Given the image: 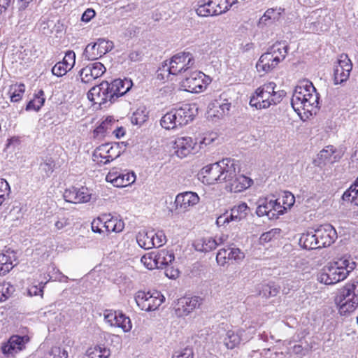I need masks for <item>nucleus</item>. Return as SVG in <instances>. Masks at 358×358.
I'll list each match as a JSON object with an SVG mask.
<instances>
[{"instance_id":"6","label":"nucleus","mask_w":358,"mask_h":358,"mask_svg":"<svg viewBox=\"0 0 358 358\" xmlns=\"http://www.w3.org/2000/svg\"><path fill=\"white\" fill-rule=\"evenodd\" d=\"M275 84L271 82L257 88L250 97V105L257 109H264L280 102L284 92L275 91Z\"/></svg>"},{"instance_id":"37","label":"nucleus","mask_w":358,"mask_h":358,"mask_svg":"<svg viewBox=\"0 0 358 358\" xmlns=\"http://www.w3.org/2000/svg\"><path fill=\"white\" fill-rule=\"evenodd\" d=\"M152 230H141L136 235V241L138 245L145 250L153 248Z\"/></svg>"},{"instance_id":"7","label":"nucleus","mask_w":358,"mask_h":358,"mask_svg":"<svg viewBox=\"0 0 358 358\" xmlns=\"http://www.w3.org/2000/svg\"><path fill=\"white\" fill-rule=\"evenodd\" d=\"M137 306L146 312L155 311L165 301V296L158 290H138L134 294Z\"/></svg>"},{"instance_id":"56","label":"nucleus","mask_w":358,"mask_h":358,"mask_svg":"<svg viewBox=\"0 0 358 358\" xmlns=\"http://www.w3.org/2000/svg\"><path fill=\"white\" fill-rule=\"evenodd\" d=\"M153 235V248L161 247L166 242V237L163 231H154L152 230Z\"/></svg>"},{"instance_id":"49","label":"nucleus","mask_w":358,"mask_h":358,"mask_svg":"<svg viewBox=\"0 0 358 358\" xmlns=\"http://www.w3.org/2000/svg\"><path fill=\"white\" fill-rule=\"evenodd\" d=\"M148 112L145 106H141L133 113L131 122L134 124L141 125L147 121Z\"/></svg>"},{"instance_id":"29","label":"nucleus","mask_w":358,"mask_h":358,"mask_svg":"<svg viewBox=\"0 0 358 358\" xmlns=\"http://www.w3.org/2000/svg\"><path fill=\"white\" fill-rule=\"evenodd\" d=\"M200 304L201 299L198 296L183 298L178 301L176 312L179 316H187L199 308Z\"/></svg>"},{"instance_id":"31","label":"nucleus","mask_w":358,"mask_h":358,"mask_svg":"<svg viewBox=\"0 0 358 358\" xmlns=\"http://www.w3.org/2000/svg\"><path fill=\"white\" fill-rule=\"evenodd\" d=\"M116 121L112 117H108L97 126L92 132V138L96 140H101L112 132Z\"/></svg>"},{"instance_id":"25","label":"nucleus","mask_w":358,"mask_h":358,"mask_svg":"<svg viewBox=\"0 0 358 358\" xmlns=\"http://www.w3.org/2000/svg\"><path fill=\"white\" fill-rule=\"evenodd\" d=\"M198 178L203 184L207 185L221 183L217 162L203 167L198 174Z\"/></svg>"},{"instance_id":"36","label":"nucleus","mask_w":358,"mask_h":358,"mask_svg":"<svg viewBox=\"0 0 358 358\" xmlns=\"http://www.w3.org/2000/svg\"><path fill=\"white\" fill-rule=\"evenodd\" d=\"M299 245L307 250L319 249L315 231L302 234L299 238Z\"/></svg>"},{"instance_id":"22","label":"nucleus","mask_w":358,"mask_h":358,"mask_svg":"<svg viewBox=\"0 0 358 358\" xmlns=\"http://www.w3.org/2000/svg\"><path fill=\"white\" fill-rule=\"evenodd\" d=\"M335 303L338 313L342 316L350 315L358 308V301L342 290L335 298Z\"/></svg>"},{"instance_id":"26","label":"nucleus","mask_w":358,"mask_h":358,"mask_svg":"<svg viewBox=\"0 0 358 358\" xmlns=\"http://www.w3.org/2000/svg\"><path fill=\"white\" fill-rule=\"evenodd\" d=\"M76 64V54L69 50L66 52L62 61L57 62L52 68V73L57 77H62L71 71Z\"/></svg>"},{"instance_id":"27","label":"nucleus","mask_w":358,"mask_h":358,"mask_svg":"<svg viewBox=\"0 0 358 358\" xmlns=\"http://www.w3.org/2000/svg\"><path fill=\"white\" fill-rule=\"evenodd\" d=\"M253 183L252 180L243 174H236L234 178H232L227 185L226 189L231 192L239 193L248 189Z\"/></svg>"},{"instance_id":"17","label":"nucleus","mask_w":358,"mask_h":358,"mask_svg":"<svg viewBox=\"0 0 358 358\" xmlns=\"http://www.w3.org/2000/svg\"><path fill=\"white\" fill-rule=\"evenodd\" d=\"M217 164L221 183L227 185L240 171L238 163L234 159H223L217 162Z\"/></svg>"},{"instance_id":"41","label":"nucleus","mask_w":358,"mask_h":358,"mask_svg":"<svg viewBox=\"0 0 358 358\" xmlns=\"http://www.w3.org/2000/svg\"><path fill=\"white\" fill-rule=\"evenodd\" d=\"M277 200L280 207L282 210H280V215H282L294 204L295 197L291 192H285Z\"/></svg>"},{"instance_id":"46","label":"nucleus","mask_w":358,"mask_h":358,"mask_svg":"<svg viewBox=\"0 0 358 358\" xmlns=\"http://www.w3.org/2000/svg\"><path fill=\"white\" fill-rule=\"evenodd\" d=\"M141 262L148 270L159 269L155 251L143 255L141 258Z\"/></svg>"},{"instance_id":"4","label":"nucleus","mask_w":358,"mask_h":358,"mask_svg":"<svg viewBox=\"0 0 358 358\" xmlns=\"http://www.w3.org/2000/svg\"><path fill=\"white\" fill-rule=\"evenodd\" d=\"M195 66V59L189 52H180L169 60L159 69L157 78L162 80H168L170 75L178 76L187 73Z\"/></svg>"},{"instance_id":"64","label":"nucleus","mask_w":358,"mask_h":358,"mask_svg":"<svg viewBox=\"0 0 358 358\" xmlns=\"http://www.w3.org/2000/svg\"><path fill=\"white\" fill-rule=\"evenodd\" d=\"M165 275L169 278L176 279L179 276V271L173 268H167L165 271Z\"/></svg>"},{"instance_id":"30","label":"nucleus","mask_w":358,"mask_h":358,"mask_svg":"<svg viewBox=\"0 0 358 358\" xmlns=\"http://www.w3.org/2000/svg\"><path fill=\"white\" fill-rule=\"evenodd\" d=\"M133 83L128 78L116 79L109 83V87L114 100L124 95L132 87Z\"/></svg>"},{"instance_id":"8","label":"nucleus","mask_w":358,"mask_h":358,"mask_svg":"<svg viewBox=\"0 0 358 358\" xmlns=\"http://www.w3.org/2000/svg\"><path fill=\"white\" fill-rule=\"evenodd\" d=\"M212 80L210 76L200 71L188 73L180 82V87L191 93H201L205 91Z\"/></svg>"},{"instance_id":"55","label":"nucleus","mask_w":358,"mask_h":358,"mask_svg":"<svg viewBox=\"0 0 358 358\" xmlns=\"http://www.w3.org/2000/svg\"><path fill=\"white\" fill-rule=\"evenodd\" d=\"M46 282H40L38 285L32 284L28 287V294L31 296H43V288Z\"/></svg>"},{"instance_id":"39","label":"nucleus","mask_w":358,"mask_h":358,"mask_svg":"<svg viewBox=\"0 0 358 358\" xmlns=\"http://www.w3.org/2000/svg\"><path fill=\"white\" fill-rule=\"evenodd\" d=\"M159 268H162L173 263L175 256L173 252L163 249L155 251Z\"/></svg>"},{"instance_id":"35","label":"nucleus","mask_w":358,"mask_h":358,"mask_svg":"<svg viewBox=\"0 0 358 358\" xmlns=\"http://www.w3.org/2000/svg\"><path fill=\"white\" fill-rule=\"evenodd\" d=\"M15 257L12 251L0 254V275L8 273L13 267Z\"/></svg>"},{"instance_id":"38","label":"nucleus","mask_w":358,"mask_h":358,"mask_svg":"<svg viewBox=\"0 0 358 358\" xmlns=\"http://www.w3.org/2000/svg\"><path fill=\"white\" fill-rule=\"evenodd\" d=\"M85 355L91 358H109L110 356V350L104 345H96L88 348Z\"/></svg>"},{"instance_id":"2","label":"nucleus","mask_w":358,"mask_h":358,"mask_svg":"<svg viewBox=\"0 0 358 358\" xmlns=\"http://www.w3.org/2000/svg\"><path fill=\"white\" fill-rule=\"evenodd\" d=\"M356 267L349 256H343L328 262L317 273V280L326 285H335L348 278Z\"/></svg>"},{"instance_id":"16","label":"nucleus","mask_w":358,"mask_h":358,"mask_svg":"<svg viewBox=\"0 0 358 358\" xmlns=\"http://www.w3.org/2000/svg\"><path fill=\"white\" fill-rule=\"evenodd\" d=\"M282 210L278 203V200L268 198L260 199L257 202L256 214L258 217L266 216L269 220H276Z\"/></svg>"},{"instance_id":"51","label":"nucleus","mask_w":358,"mask_h":358,"mask_svg":"<svg viewBox=\"0 0 358 358\" xmlns=\"http://www.w3.org/2000/svg\"><path fill=\"white\" fill-rule=\"evenodd\" d=\"M342 291L358 301V280L349 281L343 287Z\"/></svg>"},{"instance_id":"21","label":"nucleus","mask_w":358,"mask_h":358,"mask_svg":"<svg viewBox=\"0 0 358 358\" xmlns=\"http://www.w3.org/2000/svg\"><path fill=\"white\" fill-rule=\"evenodd\" d=\"M315 231L319 248L329 247L337 239V232L330 224L320 227Z\"/></svg>"},{"instance_id":"14","label":"nucleus","mask_w":358,"mask_h":358,"mask_svg":"<svg viewBox=\"0 0 358 358\" xmlns=\"http://www.w3.org/2000/svg\"><path fill=\"white\" fill-rule=\"evenodd\" d=\"M88 99L94 104L99 106L115 101L109 87V83L103 81L99 85L92 87L87 93Z\"/></svg>"},{"instance_id":"20","label":"nucleus","mask_w":358,"mask_h":358,"mask_svg":"<svg viewBox=\"0 0 358 358\" xmlns=\"http://www.w3.org/2000/svg\"><path fill=\"white\" fill-rule=\"evenodd\" d=\"M91 190L86 187H71L64 191L63 196L66 202L83 203L89 202L92 199Z\"/></svg>"},{"instance_id":"45","label":"nucleus","mask_w":358,"mask_h":358,"mask_svg":"<svg viewBox=\"0 0 358 358\" xmlns=\"http://www.w3.org/2000/svg\"><path fill=\"white\" fill-rule=\"evenodd\" d=\"M45 99L43 91L39 90L34 95V98L28 103L26 110L38 111L43 106Z\"/></svg>"},{"instance_id":"33","label":"nucleus","mask_w":358,"mask_h":358,"mask_svg":"<svg viewBox=\"0 0 358 358\" xmlns=\"http://www.w3.org/2000/svg\"><path fill=\"white\" fill-rule=\"evenodd\" d=\"M106 233H120L124 229V222L119 215L106 213Z\"/></svg>"},{"instance_id":"57","label":"nucleus","mask_w":358,"mask_h":358,"mask_svg":"<svg viewBox=\"0 0 358 358\" xmlns=\"http://www.w3.org/2000/svg\"><path fill=\"white\" fill-rule=\"evenodd\" d=\"M217 139L216 134H205L199 142L198 149L199 150L203 147L213 144Z\"/></svg>"},{"instance_id":"62","label":"nucleus","mask_w":358,"mask_h":358,"mask_svg":"<svg viewBox=\"0 0 358 358\" xmlns=\"http://www.w3.org/2000/svg\"><path fill=\"white\" fill-rule=\"evenodd\" d=\"M96 13L92 8H87L82 15L81 20L84 22H89L93 17H94Z\"/></svg>"},{"instance_id":"5","label":"nucleus","mask_w":358,"mask_h":358,"mask_svg":"<svg viewBox=\"0 0 358 358\" xmlns=\"http://www.w3.org/2000/svg\"><path fill=\"white\" fill-rule=\"evenodd\" d=\"M287 50V45L284 42H278L273 44L260 56L256 64L257 71L266 74L273 70L285 59Z\"/></svg>"},{"instance_id":"23","label":"nucleus","mask_w":358,"mask_h":358,"mask_svg":"<svg viewBox=\"0 0 358 358\" xmlns=\"http://www.w3.org/2000/svg\"><path fill=\"white\" fill-rule=\"evenodd\" d=\"M245 258V253L238 248L229 247L221 248L216 255V261L218 265L224 266L230 260L241 262Z\"/></svg>"},{"instance_id":"47","label":"nucleus","mask_w":358,"mask_h":358,"mask_svg":"<svg viewBox=\"0 0 358 358\" xmlns=\"http://www.w3.org/2000/svg\"><path fill=\"white\" fill-rule=\"evenodd\" d=\"M25 91L24 84H14L10 87L8 94L12 102H17L22 99Z\"/></svg>"},{"instance_id":"18","label":"nucleus","mask_w":358,"mask_h":358,"mask_svg":"<svg viewBox=\"0 0 358 358\" xmlns=\"http://www.w3.org/2000/svg\"><path fill=\"white\" fill-rule=\"evenodd\" d=\"M28 342L27 336H12L6 342L1 344V352L6 357H13L25 348Z\"/></svg>"},{"instance_id":"50","label":"nucleus","mask_w":358,"mask_h":358,"mask_svg":"<svg viewBox=\"0 0 358 358\" xmlns=\"http://www.w3.org/2000/svg\"><path fill=\"white\" fill-rule=\"evenodd\" d=\"M237 0H213L217 15H220L228 11L231 7L237 3Z\"/></svg>"},{"instance_id":"24","label":"nucleus","mask_w":358,"mask_h":358,"mask_svg":"<svg viewBox=\"0 0 358 358\" xmlns=\"http://www.w3.org/2000/svg\"><path fill=\"white\" fill-rule=\"evenodd\" d=\"M106 71V68L101 62H94L88 64L83 68L79 75L82 82L85 83H91L100 78Z\"/></svg>"},{"instance_id":"63","label":"nucleus","mask_w":358,"mask_h":358,"mask_svg":"<svg viewBox=\"0 0 358 358\" xmlns=\"http://www.w3.org/2000/svg\"><path fill=\"white\" fill-rule=\"evenodd\" d=\"M114 129L112 130V133L115 135V136L120 139L125 135L126 129L123 127H118L117 125V123L115 124V127L113 128Z\"/></svg>"},{"instance_id":"60","label":"nucleus","mask_w":358,"mask_h":358,"mask_svg":"<svg viewBox=\"0 0 358 358\" xmlns=\"http://www.w3.org/2000/svg\"><path fill=\"white\" fill-rule=\"evenodd\" d=\"M120 175V171L117 168L111 169L106 176V180L111 183L114 187H117V179Z\"/></svg>"},{"instance_id":"1","label":"nucleus","mask_w":358,"mask_h":358,"mask_svg":"<svg viewBox=\"0 0 358 358\" xmlns=\"http://www.w3.org/2000/svg\"><path fill=\"white\" fill-rule=\"evenodd\" d=\"M319 94L313 84L307 80L300 81L294 90L291 104L303 121L315 114L319 105Z\"/></svg>"},{"instance_id":"12","label":"nucleus","mask_w":358,"mask_h":358,"mask_svg":"<svg viewBox=\"0 0 358 358\" xmlns=\"http://www.w3.org/2000/svg\"><path fill=\"white\" fill-rule=\"evenodd\" d=\"M174 155L184 159L199 152L198 143L190 136H178L173 143Z\"/></svg>"},{"instance_id":"13","label":"nucleus","mask_w":358,"mask_h":358,"mask_svg":"<svg viewBox=\"0 0 358 358\" xmlns=\"http://www.w3.org/2000/svg\"><path fill=\"white\" fill-rule=\"evenodd\" d=\"M103 316L106 324L112 327L120 328L124 333L130 332L132 329L131 319L122 311L106 310Z\"/></svg>"},{"instance_id":"40","label":"nucleus","mask_w":358,"mask_h":358,"mask_svg":"<svg viewBox=\"0 0 358 358\" xmlns=\"http://www.w3.org/2000/svg\"><path fill=\"white\" fill-rule=\"evenodd\" d=\"M336 148L332 145L326 146L318 154V159L323 163H334L338 160L335 155Z\"/></svg>"},{"instance_id":"54","label":"nucleus","mask_w":358,"mask_h":358,"mask_svg":"<svg viewBox=\"0 0 358 358\" xmlns=\"http://www.w3.org/2000/svg\"><path fill=\"white\" fill-rule=\"evenodd\" d=\"M13 292L14 287L9 282L0 284V302L6 301Z\"/></svg>"},{"instance_id":"10","label":"nucleus","mask_w":358,"mask_h":358,"mask_svg":"<svg viewBox=\"0 0 358 358\" xmlns=\"http://www.w3.org/2000/svg\"><path fill=\"white\" fill-rule=\"evenodd\" d=\"M118 144L106 143L97 146L92 152V160L99 165L110 163L120 155Z\"/></svg>"},{"instance_id":"42","label":"nucleus","mask_w":358,"mask_h":358,"mask_svg":"<svg viewBox=\"0 0 358 358\" xmlns=\"http://www.w3.org/2000/svg\"><path fill=\"white\" fill-rule=\"evenodd\" d=\"M196 13L199 16L201 17L217 15L215 6L213 4V0H208V1L199 5L196 9Z\"/></svg>"},{"instance_id":"15","label":"nucleus","mask_w":358,"mask_h":358,"mask_svg":"<svg viewBox=\"0 0 358 358\" xmlns=\"http://www.w3.org/2000/svg\"><path fill=\"white\" fill-rule=\"evenodd\" d=\"M114 47L111 41L99 38L93 44H88L84 51V56L88 60H94L110 52Z\"/></svg>"},{"instance_id":"58","label":"nucleus","mask_w":358,"mask_h":358,"mask_svg":"<svg viewBox=\"0 0 358 358\" xmlns=\"http://www.w3.org/2000/svg\"><path fill=\"white\" fill-rule=\"evenodd\" d=\"M10 193V186L4 179H0V206L4 202Z\"/></svg>"},{"instance_id":"9","label":"nucleus","mask_w":358,"mask_h":358,"mask_svg":"<svg viewBox=\"0 0 358 358\" xmlns=\"http://www.w3.org/2000/svg\"><path fill=\"white\" fill-rule=\"evenodd\" d=\"M255 334L253 327L231 329L226 331L222 342L228 350L238 348L242 343H246L252 339Z\"/></svg>"},{"instance_id":"11","label":"nucleus","mask_w":358,"mask_h":358,"mask_svg":"<svg viewBox=\"0 0 358 358\" xmlns=\"http://www.w3.org/2000/svg\"><path fill=\"white\" fill-rule=\"evenodd\" d=\"M352 69V63L348 56L345 54L339 55L333 67V82L334 85L345 83Z\"/></svg>"},{"instance_id":"43","label":"nucleus","mask_w":358,"mask_h":358,"mask_svg":"<svg viewBox=\"0 0 358 358\" xmlns=\"http://www.w3.org/2000/svg\"><path fill=\"white\" fill-rule=\"evenodd\" d=\"M343 199L358 206V177L355 182L343 193Z\"/></svg>"},{"instance_id":"61","label":"nucleus","mask_w":358,"mask_h":358,"mask_svg":"<svg viewBox=\"0 0 358 358\" xmlns=\"http://www.w3.org/2000/svg\"><path fill=\"white\" fill-rule=\"evenodd\" d=\"M69 220L65 217H57L55 222L54 227L56 231L62 230L69 225Z\"/></svg>"},{"instance_id":"28","label":"nucleus","mask_w":358,"mask_h":358,"mask_svg":"<svg viewBox=\"0 0 358 358\" xmlns=\"http://www.w3.org/2000/svg\"><path fill=\"white\" fill-rule=\"evenodd\" d=\"M231 108V103L228 100H215L208 106V114L211 118L220 119L227 115Z\"/></svg>"},{"instance_id":"34","label":"nucleus","mask_w":358,"mask_h":358,"mask_svg":"<svg viewBox=\"0 0 358 358\" xmlns=\"http://www.w3.org/2000/svg\"><path fill=\"white\" fill-rule=\"evenodd\" d=\"M194 246L197 251L208 252L217 247L216 238L211 236H203L197 238Z\"/></svg>"},{"instance_id":"3","label":"nucleus","mask_w":358,"mask_h":358,"mask_svg":"<svg viewBox=\"0 0 358 358\" xmlns=\"http://www.w3.org/2000/svg\"><path fill=\"white\" fill-rule=\"evenodd\" d=\"M196 110L195 106L184 104L163 115L159 120V124L166 131H178L193 121Z\"/></svg>"},{"instance_id":"19","label":"nucleus","mask_w":358,"mask_h":358,"mask_svg":"<svg viewBox=\"0 0 358 358\" xmlns=\"http://www.w3.org/2000/svg\"><path fill=\"white\" fill-rule=\"evenodd\" d=\"M199 201L200 197L196 192L186 191L176 195L174 204L176 210L186 213L196 206Z\"/></svg>"},{"instance_id":"48","label":"nucleus","mask_w":358,"mask_h":358,"mask_svg":"<svg viewBox=\"0 0 358 358\" xmlns=\"http://www.w3.org/2000/svg\"><path fill=\"white\" fill-rule=\"evenodd\" d=\"M136 180V176L134 173L120 171L117 179V187H124L133 184Z\"/></svg>"},{"instance_id":"44","label":"nucleus","mask_w":358,"mask_h":358,"mask_svg":"<svg viewBox=\"0 0 358 358\" xmlns=\"http://www.w3.org/2000/svg\"><path fill=\"white\" fill-rule=\"evenodd\" d=\"M106 213L101 214L99 217L94 218L91 223V229L94 233L99 234L106 233Z\"/></svg>"},{"instance_id":"52","label":"nucleus","mask_w":358,"mask_h":358,"mask_svg":"<svg viewBox=\"0 0 358 358\" xmlns=\"http://www.w3.org/2000/svg\"><path fill=\"white\" fill-rule=\"evenodd\" d=\"M281 230L278 228L272 229L265 233H263L259 237V243L264 245L271 242L273 239L278 237L280 234Z\"/></svg>"},{"instance_id":"32","label":"nucleus","mask_w":358,"mask_h":358,"mask_svg":"<svg viewBox=\"0 0 358 358\" xmlns=\"http://www.w3.org/2000/svg\"><path fill=\"white\" fill-rule=\"evenodd\" d=\"M250 213V207L245 202H239L234 205L231 208L229 212L233 222H241L246 220Z\"/></svg>"},{"instance_id":"53","label":"nucleus","mask_w":358,"mask_h":358,"mask_svg":"<svg viewBox=\"0 0 358 358\" xmlns=\"http://www.w3.org/2000/svg\"><path fill=\"white\" fill-rule=\"evenodd\" d=\"M283 10H284L281 8H269L264 13L262 19L264 21H267L269 20H278Z\"/></svg>"},{"instance_id":"59","label":"nucleus","mask_w":358,"mask_h":358,"mask_svg":"<svg viewBox=\"0 0 358 358\" xmlns=\"http://www.w3.org/2000/svg\"><path fill=\"white\" fill-rule=\"evenodd\" d=\"M231 215L228 211H226L223 214L218 216L215 221V224L217 227H223L229 224L230 222H233V220H231Z\"/></svg>"}]
</instances>
